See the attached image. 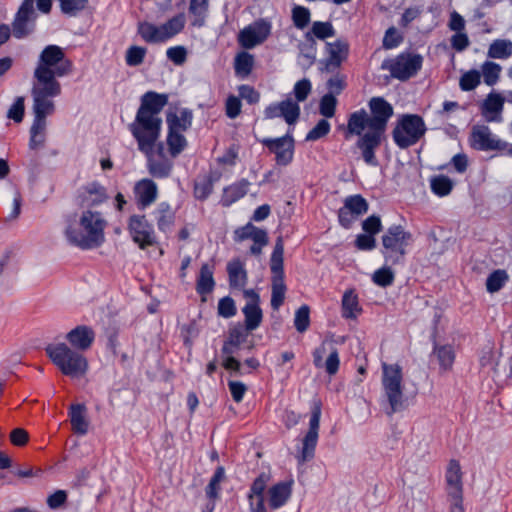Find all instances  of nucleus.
I'll return each mask as SVG.
<instances>
[{
  "label": "nucleus",
  "mask_w": 512,
  "mask_h": 512,
  "mask_svg": "<svg viewBox=\"0 0 512 512\" xmlns=\"http://www.w3.org/2000/svg\"><path fill=\"white\" fill-rule=\"evenodd\" d=\"M371 115L360 109L350 114L347 132L359 136L356 143L364 162L376 167L379 162L375 155L381 145L389 119L393 116V107L383 97H372L368 103Z\"/></svg>",
  "instance_id": "f257e3e1"
},
{
  "label": "nucleus",
  "mask_w": 512,
  "mask_h": 512,
  "mask_svg": "<svg viewBox=\"0 0 512 512\" xmlns=\"http://www.w3.org/2000/svg\"><path fill=\"white\" fill-rule=\"evenodd\" d=\"M167 103V94L148 91L141 96L140 106L129 130L142 153L154 151L162 128L160 113Z\"/></svg>",
  "instance_id": "f03ea898"
},
{
  "label": "nucleus",
  "mask_w": 512,
  "mask_h": 512,
  "mask_svg": "<svg viewBox=\"0 0 512 512\" xmlns=\"http://www.w3.org/2000/svg\"><path fill=\"white\" fill-rule=\"evenodd\" d=\"M72 64L57 45L46 46L34 70V81L31 89L32 97L53 100L61 94V84L57 80L71 72Z\"/></svg>",
  "instance_id": "7ed1b4c3"
},
{
  "label": "nucleus",
  "mask_w": 512,
  "mask_h": 512,
  "mask_svg": "<svg viewBox=\"0 0 512 512\" xmlns=\"http://www.w3.org/2000/svg\"><path fill=\"white\" fill-rule=\"evenodd\" d=\"M79 224L82 230L77 229L74 224H68L65 229V236L70 244L87 250L104 243L107 222L100 212L89 209L83 211Z\"/></svg>",
  "instance_id": "20e7f679"
},
{
  "label": "nucleus",
  "mask_w": 512,
  "mask_h": 512,
  "mask_svg": "<svg viewBox=\"0 0 512 512\" xmlns=\"http://www.w3.org/2000/svg\"><path fill=\"white\" fill-rule=\"evenodd\" d=\"M46 354L55 366L66 376L80 377L88 369L86 357L77 349H72L65 343L49 344Z\"/></svg>",
  "instance_id": "39448f33"
},
{
  "label": "nucleus",
  "mask_w": 512,
  "mask_h": 512,
  "mask_svg": "<svg viewBox=\"0 0 512 512\" xmlns=\"http://www.w3.org/2000/svg\"><path fill=\"white\" fill-rule=\"evenodd\" d=\"M412 241V234L401 225H392L382 235V255L385 262L397 265L404 262L406 247Z\"/></svg>",
  "instance_id": "423d86ee"
},
{
  "label": "nucleus",
  "mask_w": 512,
  "mask_h": 512,
  "mask_svg": "<svg viewBox=\"0 0 512 512\" xmlns=\"http://www.w3.org/2000/svg\"><path fill=\"white\" fill-rule=\"evenodd\" d=\"M403 374L399 364L382 363V388L389 404L387 414L393 415L403 404Z\"/></svg>",
  "instance_id": "0eeeda50"
},
{
  "label": "nucleus",
  "mask_w": 512,
  "mask_h": 512,
  "mask_svg": "<svg viewBox=\"0 0 512 512\" xmlns=\"http://www.w3.org/2000/svg\"><path fill=\"white\" fill-rule=\"evenodd\" d=\"M426 131L427 127L421 116L404 114L397 120L392 138L399 148L406 149L418 143Z\"/></svg>",
  "instance_id": "6e6552de"
},
{
  "label": "nucleus",
  "mask_w": 512,
  "mask_h": 512,
  "mask_svg": "<svg viewBox=\"0 0 512 512\" xmlns=\"http://www.w3.org/2000/svg\"><path fill=\"white\" fill-rule=\"evenodd\" d=\"M33 98V114L34 119L30 128L29 147L32 150L43 147L46 140V118L55 111L53 100L32 97Z\"/></svg>",
  "instance_id": "1a4fd4ad"
},
{
  "label": "nucleus",
  "mask_w": 512,
  "mask_h": 512,
  "mask_svg": "<svg viewBox=\"0 0 512 512\" xmlns=\"http://www.w3.org/2000/svg\"><path fill=\"white\" fill-rule=\"evenodd\" d=\"M283 255V239L278 237L270 258V269L272 272L271 307L273 310H278L285 299L286 285L284 283Z\"/></svg>",
  "instance_id": "9d476101"
},
{
  "label": "nucleus",
  "mask_w": 512,
  "mask_h": 512,
  "mask_svg": "<svg viewBox=\"0 0 512 512\" xmlns=\"http://www.w3.org/2000/svg\"><path fill=\"white\" fill-rule=\"evenodd\" d=\"M422 62L423 58L419 54L401 53L383 61L381 68L388 70L393 78L405 81L418 73Z\"/></svg>",
  "instance_id": "9b49d317"
},
{
  "label": "nucleus",
  "mask_w": 512,
  "mask_h": 512,
  "mask_svg": "<svg viewBox=\"0 0 512 512\" xmlns=\"http://www.w3.org/2000/svg\"><path fill=\"white\" fill-rule=\"evenodd\" d=\"M471 146L480 151H501L512 156V144L496 137L486 125H476L470 136Z\"/></svg>",
  "instance_id": "f8f14e48"
},
{
  "label": "nucleus",
  "mask_w": 512,
  "mask_h": 512,
  "mask_svg": "<svg viewBox=\"0 0 512 512\" xmlns=\"http://www.w3.org/2000/svg\"><path fill=\"white\" fill-rule=\"evenodd\" d=\"M325 53L326 57L319 61V70L325 73H335L348 58L349 43L342 38L326 42Z\"/></svg>",
  "instance_id": "ddd939ff"
},
{
  "label": "nucleus",
  "mask_w": 512,
  "mask_h": 512,
  "mask_svg": "<svg viewBox=\"0 0 512 512\" xmlns=\"http://www.w3.org/2000/svg\"><path fill=\"white\" fill-rule=\"evenodd\" d=\"M321 418V405L314 403L309 420V430L302 440V448L297 456L299 463H305L314 458L318 442L319 427Z\"/></svg>",
  "instance_id": "4468645a"
},
{
  "label": "nucleus",
  "mask_w": 512,
  "mask_h": 512,
  "mask_svg": "<svg viewBox=\"0 0 512 512\" xmlns=\"http://www.w3.org/2000/svg\"><path fill=\"white\" fill-rule=\"evenodd\" d=\"M272 24L267 19H258L244 27L238 35L239 44L245 49H252L262 44L271 34Z\"/></svg>",
  "instance_id": "2eb2a0df"
},
{
  "label": "nucleus",
  "mask_w": 512,
  "mask_h": 512,
  "mask_svg": "<svg viewBox=\"0 0 512 512\" xmlns=\"http://www.w3.org/2000/svg\"><path fill=\"white\" fill-rule=\"evenodd\" d=\"M128 231L132 240L142 250L156 244L153 226L144 215H132L128 221Z\"/></svg>",
  "instance_id": "dca6fc26"
},
{
  "label": "nucleus",
  "mask_w": 512,
  "mask_h": 512,
  "mask_svg": "<svg viewBox=\"0 0 512 512\" xmlns=\"http://www.w3.org/2000/svg\"><path fill=\"white\" fill-rule=\"evenodd\" d=\"M260 143L275 155L276 164L287 166L293 161L294 139L286 134L278 138H263Z\"/></svg>",
  "instance_id": "f3484780"
},
{
  "label": "nucleus",
  "mask_w": 512,
  "mask_h": 512,
  "mask_svg": "<svg viewBox=\"0 0 512 512\" xmlns=\"http://www.w3.org/2000/svg\"><path fill=\"white\" fill-rule=\"evenodd\" d=\"M28 3H22L12 22V34L17 39L30 35L35 28L36 13L27 8Z\"/></svg>",
  "instance_id": "a211bd4d"
},
{
  "label": "nucleus",
  "mask_w": 512,
  "mask_h": 512,
  "mask_svg": "<svg viewBox=\"0 0 512 512\" xmlns=\"http://www.w3.org/2000/svg\"><path fill=\"white\" fill-rule=\"evenodd\" d=\"M153 152L154 151L144 153L147 157V169L149 174L157 179L168 178L171 175L173 169V162L163 157V143L158 144V155L160 156L159 159L154 156Z\"/></svg>",
  "instance_id": "6ab92c4d"
},
{
  "label": "nucleus",
  "mask_w": 512,
  "mask_h": 512,
  "mask_svg": "<svg viewBox=\"0 0 512 512\" xmlns=\"http://www.w3.org/2000/svg\"><path fill=\"white\" fill-rule=\"evenodd\" d=\"M134 194L138 208L144 210L156 201L158 187L153 180L144 178L135 183Z\"/></svg>",
  "instance_id": "aec40b11"
},
{
  "label": "nucleus",
  "mask_w": 512,
  "mask_h": 512,
  "mask_svg": "<svg viewBox=\"0 0 512 512\" xmlns=\"http://www.w3.org/2000/svg\"><path fill=\"white\" fill-rule=\"evenodd\" d=\"M79 199L82 207H94L104 203L108 196L106 188L94 181L82 187Z\"/></svg>",
  "instance_id": "412c9836"
},
{
  "label": "nucleus",
  "mask_w": 512,
  "mask_h": 512,
  "mask_svg": "<svg viewBox=\"0 0 512 512\" xmlns=\"http://www.w3.org/2000/svg\"><path fill=\"white\" fill-rule=\"evenodd\" d=\"M66 339L72 348L86 351L94 342L95 332L89 326L79 325L67 333Z\"/></svg>",
  "instance_id": "4be33fe9"
},
{
  "label": "nucleus",
  "mask_w": 512,
  "mask_h": 512,
  "mask_svg": "<svg viewBox=\"0 0 512 512\" xmlns=\"http://www.w3.org/2000/svg\"><path fill=\"white\" fill-rule=\"evenodd\" d=\"M445 480L447 483L448 495L451 498L463 496L462 471L459 461L452 459L449 461Z\"/></svg>",
  "instance_id": "5701e85b"
},
{
  "label": "nucleus",
  "mask_w": 512,
  "mask_h": 512,
  "mask_svg": "<svg viewBox=\"0 0 512 512\" xmlns=\"http://www.w3.org/2000/svg\"><path fill=\"white\" fill-rule=\"evenodd\" d=\"M192 119V111L186 108L178 112H170L166 116L168 130L184 133L191 127Z\"/></svg>",
  "instance_id": "b1692460"
},
{
  "label": "nucleus",
  "mask_w": 512,
  "mask_h": 512,
  "mask_svg": "<svg viewBox=\"0 0 512 512\" xmlns=\"http://www.w3.org/2000/svg\"><path fill=\"white\" fill-rule=\"evenodd\" d=\"M251 183L247 179H241L223 189L221 197V205L229 207L242 197H244L250 187Z\"/></svg>",
  "instance_id": "393cba45"
},
{
  "label": "nucleus",
  "mask_w": 512,
  "mask_h": 512,
  "mask_svg": "<svg viewBox=\"0 0 512 512\" xmlns=\"http://www.w3.org/2000/svg\"><path fill=\"white\" fill-rule=\"evenodd\" d=\"M213 274V265L208 263L202 264L196 281V291L200 296H202V301H205V296L214 290L215 280Z\"/></svg>",
  "instance_id": "a878e982"
},
{
  "label": "nucleus",
  "mask_w": 512,
  "mask_h": 512,
  "mask_svg": "<svg viewBox=\"0 0 512 512\" xmlns=\"http://www.w3.org/2000/svg\"><path fill=\"white\" fill-rule=\"evenodd\" d=\"M504 98L497 93H490L482 104V114L489 122L501 121Z\"/></svg>",
  "instance_id": "bb28decb"
},
{
  "label": "nucleus",
  "mask_w": 512,
  "mask_h": 512,
  "mask_svg": "<svg viewBox=\"0 0 512 512\" xmlns=\"http://www.w3.org/2000/svg\"><path fill=\"white\" fill-rule=\"evenodd\" d=\"M291 484L287 482H279L268 490V504L271 509H279L284 506L291 497Z\"/></svg>",
  "instance_id": "cd10ccee"
},
{
  "label": "nucleus",
  "mask_w": 512,
  "mask_h": 512,
  "mask_svg": "<svg viewBox=\"0 0 512 512\" xmlns=\"http://www.w3.org/2000/svg\"><path fill=\"white\" fill-rule=\"evenodd\" d=\"M72 430L77 435H86L89 422L86 417V407L83 404H72L69 409Z\"/></svg>",
  "instance_id": "c85d7f7f"
},
{
  "label": "nucleus",
  "mask_w": 512,
  "mask_h": 512,
  "mask_svg": "<svg viewBox=\"0 0 512 512\" xmlns=\"http://www.w3.org/2000/svg\"><path fill=\"white\" fill-rule=\"evenodd\" d=\"M154 215L158 229L162 232H168L175 220V213L170 204L167 202L159 203Z\"/></svg>",
  "instance_id": "c756f323"
},
{
  "label": "nucleus",
  "mask_w": 512,
  "mask_h": 512,
  "mask_svg": "<svg viewBox=\"0 0 512 512\" xmlns=\"http://www.w3.org/2000/svg\"><path fill=\"white\" fill-rule=\"evenodd\" d=\"M265 238H268L267 232L251 223L238 228L234 233V240L237 242L247 239H251L253 242H263Z\"/></svg>",
  "instance_id": "7c9ffc66"
},
{
  "label": "nucleus",
  "mask_w": 512,
  "mask_h": 512,
  "mask_svg": "<svg viewBox=\"0 0 512 512\" xmlns=\"http://www.w3.org/2000/svg\"><path fill=\"white\" fill-rule=\"evenodd\" d=\"M342 317L346 319H355L362 311L359 306L358 296L353 290H347L342 297Z\"/></svg>",
  "instance_id": "2f4dec72"
},
{
  "label": "nucleus",
  "mask_w": 512,
  "mask_h": 512,
  "mask_svg": "<svg viewBox=\"0 0 512 512\" xmlns=\"http://www.w3.org/2000/svg\"><path fill=\"white\" fill-rule=\"evenodd\" d=\"M336 32L331 22L315 21L312 24L311 30L305 34L307 42L315 41V38L325 40L329 37L335 36Z\"/></svg>",
  "instance_id": "473e14b6"
},
{
  "label": "nucleus",
  "mask_w": 512,
  "mask_h": 512,
  "mask_svg": "<svg viewBox=\"0 0 512 512\" xmlns=\"http://www.w3.org/2000/svg\"><path fill=\"white\" fill-rule=\"evenodd\" d=\"M229 284L233 288H243L247 283V272L239 260L229 262L227 265Z\"/></svg>",
  "instance_id": "72a5a7b5"
},
{
  "label": "nucleus",
  "mask_w": 512,
  "mask_h": 512,
  "mask_svg": "<svg viewBox=\"0 0 512 512\" xmlns=\"http://www.w3.org/2000/svg\"><path fill=\"white\" fill-rule=\"evenodd\" d=\"M254 67V56L246 51L239 52L234 58V71L236 76L247 78Z\"/></svg>",
  "instance_id": "f704fd0d"
},
{
  "label": "nucleus",
  "mask_w": 512,
  "mask_h": 512,
  "mask_svg": "<svg viewBox=\"0 0 512 512\" xmlns=\"http://www.w3.org/2000/svg\"><path fill=\"white\" fill-rule=\"evenodd\" d=\"M138 33L147 43H161L166 41L162 32V27L149 22L140 23L138 26Z\"/></svg>",
  "instance_id": "c9c22d12"
},
{
  "label": "nucleus",
  "mask_w": 512,
  "mask_h": 512,
  "mask_svg": "<svg viewBox=\"0 0 512 512\" xmlns=\"http://www.w3.org/2000/svg\"><path fill=\"white\" fill-rule=\"evenodd\" d=\"M512 55V41L508 39L494 40L487 52V56L492 59H507Z\"/></svg>",
  "instance_id": "e433bc0d"
},
{
  "label": "nucleus",
  "mask_w": 512,
  "mask_h": 512,
  "mask_svg": "<svg viewBox=\"0 0 512 512\" xmlns=\"http://www.w3.org/2000/svg\"><path fill=\"white\" fill-rule=\"evenodd\" d=\"M433 355L436 356L442 372H447L452 368L455 360V353L450 345L435 346Z\"/></svg>",
  "instance_id": "4c0bfd02"
},
{
  "label": "nucleus",
  "mask_w": 512,
  "mask_h": 512,
  "mask_svg": "<svg viewBox=\"0 0 512 512\" xmlns=\"http://www.w3.org/2000/svg\"><path fill=\"white\" fill-rule=\"evenodd\" d=\"M242 312L245 316V327L248 331H253L260 326L263 314L259 304H245Z\"/></svg>",
  "instance_id": "58836bf2"
},
{
  "label": "nucleus",
  "mask_w": 512,
  "mask_h": 512,
  "mask_svg": "<svg viewBox=\"0 0 512 512\" xmlns=\"http://www.w3.org/2000/svg\"><path fill=\"white\" fill-rule=\"evenodd\" d=\"M453 186V181L446 175H437L431 177L430 179L431 191L439 197L449 195L453 189Z\"/></svg>",
  "instance_id": "ea45409f"
},
{
  "label": "nucleus",
  "mask_w": 512,
  "mask_h": 512,
  "mask_svg": "<svg viewBox=\"0 0 512 512\" xmlns=\"http://www.w3.org/2000/svg\"><path fill=\"white\" fill-rule=\"evenodd\" d=\"M344 206L354 215L356 218L366 214L368 212L369 204L364 197L359 194L351 195L345 198Z\"/></svg>",
  "instance_id": "a19ab883"
},
{
  "label": "nucleus",
  "mask_w": 512,
  "mask_h": 512,
  "mask_svg": "<svg viewBox=\"0 0 512 512\" xmlns=\"http://www.w3.org/2000/svg\"><path fill=\"white\" fill-rule=\"evenodd\" d=\"M280 114L289 125H292L300 116V107L292 99L283 100L280 102Z\"/></svg>",
  "instance_id": "79ce46f5"
},
{
  "label": "nucleus",
  "mask_w": 512,
  "mask_h": 512,
  "mask_svg": "<svg viewBox=\"0 0 512 512\" xmlns=\"http://www.w3.org/2000/svg\"><path fill=\"white\" fill-rule=\"evenodd\" d=\"M166 141L172 157L178 156L187 145V140L181 132L168 130Z\"/></svg>",
  "instance_id": "37998d69"
},
{
  "label": "nucleus",
  "mask_w": 512,
  "mask_h": 512,
  "mask_svg": "<svg viewBox=\"0 0 512 512\" xmlns=\"http://www.w3.org/2000/svg\"><path fill=\"white\" fill-rule=\"evenodd\" d=\"M185 25L184 14H178L161 25L165 40H168L182 31Z\"/></svg>",
  "instance_id": "c03bdc74"
},
{
  "label": "nucleus",
  "mask_w": 512,
  "mask_h": 512,
  "mask_svg": "<svg viewBox=\"0 0 512 512\" xmlns=\"http://www.w3.org/2000/svg\"><path fill=\"white\" fill-rule=\"evenodd\" d=\"M245 340V336L240 329H233L229 333L228 339L224 342L221 349L223 355H233Z\"/></svg>",
  "instance_id": "a18cd8bd"
},
{
  "label": "nucleus",
  "mask_w": 512,
  "mask_h": 512,
  "mask_svg": "<svg viewBox=\"0 0 512 512\" xmlns=\"http://www.w3.org/2000/svg\"><path fill=\"white\" fill-rule=\"evenodd\" d=\"M508 274L505 270L498 269L493 271L486 280V288L490 293L499 291L507 282Z\"/></svg>",
  "instance_id": "49530a36"
},
{
  "label": "nucleus",
  "mask_w": 512,
  "mask_h": 512,
  "mask_svg": "<svg viewBox=\"0 0 512 512\" xmlns=\"http://www.w3.org/2000/svg\"><path fill=\"white\" fill-rule=\"evenodd\" d=\"M209 0H190L189 12L195 19L193 25L202 26L208 10Z\"/></svg>",
  "instance_id": "de8ad7c7"
},
{
  "label": "nucleus",
  "mask_w": 512,
  "mask_h": 512,
  "mask_svg": "<svg viewBox=\"0 0 512 512\" xmlns=\"http://www.w3.org/2000/svg\"><path fill=\"white\" fill-rule=\"evenodd\" d=\"M501 69V66L495 62H484L482 65V74L485 84L488 86L495 85L499 80Z\"/></svg>",
  "instance_id": "09e8293b"
},
{
  "label": "nucleus",
  "mask_w": 512,
  "mask_h": 512,
  "mask_svg": "<svg viewBox=\"0 0 512 512\" xmlns=\"http://www.w3.org/2000/svg\"><path fill=\"white\" fill-rule=\"evenodd\" d=\"M147 49L141 46H130L125 54L126 64L130 67H136L143 63Z\"/></svg>",
  "instance_id": "8fccbe9b"
},
{
  "label": "nucleus",
  "mask_w": 512,
  "mask_h": 512,
  "mask_svg": "<svg viewBox=\"0 0 512 512\" xmlns=\"http://www.w3.org/2000/svg\"><path fill=\"white\" fill-rule=\"evenodd\" d=\"M58 2L61 12L68 16H76L88 4V0H58Z\"/></svg>",
  "instance_id": "3c124183"
},
{
  "label": "nucleus",
  "mask_w": 512,
  "mask_h": 512,
  "mask_svg": "<svg viewBox=\"0 0 512 512\" xmlns=\"http://www.w3.org/2000/svg\"><path fill=\"white\" fill-rule=\"evenodd\" d=\"M214 181L210 176L197 180L194 185V196L199 200H205L213 191Z\"/></svg>",
  "instance_id": "603ef678"
},
{
  "label": "nucleus",
  "mask_w": 512,
  "mask_h": 512,
  "mask_svg": "<svg viewBox=\"0 0 512 512\" xmlns=\"http://www.w3.org/2000/svg\"><path fill=\"white\" fill-rule=\"evenodd\" d=\"M395 276L394 272L390 267L384 266L373 273L372 280L373 282L380 287H388L391 286L394 282Z\"/></svg>",
  "instance_id": "864d4df0"
},
{
  "label": "nucleus",
  "mask_w": 512,
  "mask_h": 512,
  "mask_svg": "<svg viewBox=\"0 0 512 512\" xmlns=\"http://www.w3.org/2000/svg\"><path fill=\"white\" fill-rule=\"evenodd\" d=\"M310 10L304 6H295L292 9L293 24L297 29L303 30L310 23Z\"/></svg>",
  "instance_id": "5fc2aeb1"
},
{
  "label": "nucleus",
  "mask_w": 512,
  "mask_h": 512,
  "mask_svg": "<svg viewBox=\"0 0 512 512\" xmlns=\"http://www.w3.org/2000/svg\"><path fill=\"white\" fill-rule=\"evenodd\" d=\"M337 99L332 93L322 96L319 104L320 114L326 118H332L335 115Z\"/></svg>",
  "instance_id": "6e6d98bb"
},
{
  "label": "nucleus",
  "mask_w": 512,
  "mask_h": 512,
  "mask_svg": "<svg viewBox=\"0 0 512 512\" xmlns=\"http://www.w3.org/2000/svg\"><path fill=\"white\" fill-rule=\"evenodd\" d=\"M294 325L298 332H305L310 325V310L307 305L301 306L295 313Z\"/></svg>",
  "instance_id": "4d7b16f0"
},
{
  "label": "nucleus",
  "mask_w": 512,
  "mask_h": 512,
  "mask_svg": "<svg viewBox=\"0 0 512 512\" xmlns=\"http://www.w3.org/2000/svg\"><path fill=\"white\" fill-rule=\"evenodd\" d=\"M480 78L477 70H470L461 76L459 86L463 91H471L480 84Z\"/></svg>",
  "instance_id": "13d9d810"
},
{
  "label": "nucleus",
  "mask_w": 512,
  "mask_h": 512,
  "mask_svg": "<svg viewBox=\"0 0 512 512\" xmlns=\"http://www.w3.org/2000/svg\"><path fill=\"white\" fill-rule=\"evenodd\" d=\"M334 75L327 80V88L328 93H332L336 97L339 95L346 87V76L337 72L333 73Z\"/></svg>",
  "instance_id": "bf43d9fd"
},
{
  "label": "nucleus",
  "mask_w": 512,
  "mask_h": 512,
  "mask_svg": "<svg viewBox=\"0 0 512 512\" xmlns=\"http://www.w3.org/2000/svg\"><path fill=\"white\" fill-rule=\"evenodd\" d=\"M331 126L326 119H321L306 135V141H316L330 132Z\"/></svg>",
  "instance_id": "052dcab7"
},
{
  "label": "nucleus",
  "mask_w": 512,
  "mask_h": 512,
  "mask_svg": "<svg viewBox=\"0 0 512 512\" xmlns=\"http://www.w3.org/2000/svg\"><path fill=\"white\" fill-rule=\"evenodd\" d=\"M362 229L366 234L375 237L382 230L381 218L378 215H371L362 222Z\"/></svg>",
  "instance_id": "680f3d73"
},
{
  "label": "nucleus",
  "mask_w": 512,
  "mask_h": 512,
  "mask_svg": "<svg viewBox=\"0 0 512 512\" xmlns=\"http://www.w3.org/2000/svg\"><path fill=\"white\" fill-rule=\"evenodd\" d=\"M218 314L224 318H231L236 314L234 300L229 297H223L218 302Z\"/></svg>",
  "instance_id": "e2e57ef3"
},
{
  "label": "nucleus",
  "mask_w": 512,
  "mask_h": 512,
  "mask_svg": "<svg viewBox=\"0 0 512 512\" xmlns=\"http://www.w3.org/2000/svg\"><path fill=\"white\" fill-rule=\"evenodd\" d=\"M24 111H25L24 98L17 97L15 102L9 108L7 117L9 119L14 120L16 123H20L23 120Z\"/></svg>",
  "instance_id": "0e129e2a"
},
{
  "label": "nucleus",
  "mask_w": 512,
  "mask_h": 512,
  "mask_svg": "<svg viewBox=\"0 0 512 512\" xmlns=\"http://www.w3.org/2000/svg\"><path fill=\"white\" fill-rule=\"evenodd\" d=\"M312 89V85L309 79H302L294 85V95L297 101L303 102L307 99Z\"/></svg>",
  "instance_id": "69168bd1"
},
{
  "label": "nucleus",
  "mask_w": 512,
  "mask_h": 512,
  "mask_svg": "<svg viewBox=\"0 0 512 512\" xmlns=\"http://www.w3.org/2000/svg\"><path fill=\"white\" fill-rule=\"evenodd\" d=\"M354 244L360 251H371L376 247V239L370 234H359L356 236Z\"/></svg>",
  "instance_id": "338daca9"
},
{
  "label": "nucleus",
  "mask_w": 512,
  "mask_h": 512,
  "mask_svg": "<svg viewBox=\"0 0 512 512\" xmlns=\"http://www.w3.org/2000/svg\"><path fill=\"white\" fill-rule=\"evenodd\" d=\"M167 58L175 65H182L187 58V50L183 46H175L167 49Z\"/></svg>",
  "instance_id": "774afa93"
}]
</instances>
